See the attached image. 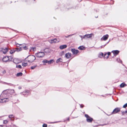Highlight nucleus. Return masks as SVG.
<instances>
[{
	"mask_svg": "<svg viewBox=\"0 0 127 127\" xmlns=\"http://www.w3.org/2000/svg\"><path fill=\"white\" fill-rule=\"evenodd\" d=\"M7 95V91H3L0 96V102L1 103L6 102L8 101L9 99V98L6 97Z\"/></svg>",
	"mask_w": 127,
	"mask_h": 127,
	"instance_id": "obj_1",
	"label": "nucleus"
},
{
	"mask_svg": "<svg viewBox=\"0 0 127 127\" xmlns=\"http://www.w3.org/2000/svg\"><path fill=\"white\" fill-rule=\"evenodd\" d=\"M35 59V56L33 55H29L28 56L26 59V61L30 63L32 62Z\"/></svg>",
	"mask_w": 127,
	"mask_h": 127,
	"instance_id": "obj_2",
	"label": "nucleus"
},
{
	"mask_svg": "<svg viewBox=\"0 0 127 127\" xmlns=\"http://www.w3.org/2000/svg\"><path fill=\"white\" fill-rule=\"evenodd\" d=\"M45 55V54L43 52H39L35 54V56L37 57L42 58Z\"/></svg>",
	"mask_w": 127,
	"mask_h": 127,
	"instance_id": "obj_3",
	"label": "nucleus"
},
{
	"mask_svg": "<svg viewBox=\"0 0 127 127\" xmlns=\"http://www.w3.org/2000/svg\"><path fill=\"white\" fill-rule=\"evenodd\" d=\"M85 116L86 118V120L88 122L91 123L93 120V119L90 117L88 115L85 114Z\"/></svg>",
	"mask_w": 127,
	"mask_h": 127,
	"instance_id": "obj_4",
	"label": "nucleus"
},
{
	"mask_svg": "<svg viewBox=\"0 0 127 127\" xmlns=\"http://www.w3.org/2000/svg\"><path fill=\"white\" fill-rule=\"evenodd\" d=\"M120 108L117 107L115 108L111 113V114H115L118 113L120 111Z\"/></svg>",
	"mask_w": 127,
	"mask_h": 127,
	"instance_id": "obj_5",
	"label": "nucleus"
},
{
	"mask_svg": "<svg viewBox=\"0 0 127 127\" xmlns=\"http://www.w3.org/2000/svg\"><path fill=\"white\" fill-rule=\"evenodd\" d=\"M93 35V34L92 33L90 34H86L83 36V38L84 39L90 38L92 37Z\"/></svg>",
	"mask_w": 127,
	"mask_h": 127,
	"instance_id": "obj_6",
	"label": "nucleus"
},
{
	"mask_svg": "<svg viewBox=\"0 0 127 127\" xmlns=\"http://www.w3.org/2000/svg\"><path fill=\"white\" fill-rule=\"evenodd\" d=\"M71 51L73 54L74 55H76L79 52L78 50H76L74 48L72 49H71Z\"/></svg>",
	"mask_w": 127,
	"mask_h": 127,
	"instance_id": "obj_7",
	"label": "nucleus"
},
{
	"mask_svg": "<svg viewBox=\"0 0 127 127\" xmlns=\"http://www.w3.org/2000/svg\"><path fill=\"white\" fill-rule=\"evenodd\" d=\"M49 42L51 43H53L58 42H59V41L57 40V39L55 38L49 40Z\"/></svg>",
	"mask_w": 127,
	"mask_h": 127,
	"instance_id": "obj_8",
	"label": "nucleus"
},
{
	"mask_svg": "<svg viewBox=\"0 0 127 127\" xmlns=\"http://www.w3.org/2000/svg\"><path fill=\"white\" fill-rule=\"evenodd\" d=\"M13 62L16 64H17L20 62V61L17 58H15L13 59Z\"/></svg>",
	"mask_w": 127,
	"mask_h": 127,
	"instance_id": "obj_9",
	"label": "nucleus"
},
{
	"mask_svg": "<svg viewBox=\"0 0 127 127\" xmlns=\"http://www.w3.org/2000/svg\"><path fill=\"white\" fill-rule=\"evenodd\" d=\"M108 36H109L108 34L104 35L101 39V40H102V39L104 40H106L108 39Z\"/></svg>",
	"mask_w": 127,
	"mask_h": 127,
	"instance_id": "obj_10",
	"label": "nucleus"
},
{
	"mask_svg": "<svg viewBox=\"0 0 127 127\" xmlns=\"http://www.w3.org/2000/svg\"><path fill=\"white\" fill-rule=\"evenodd\" d=\"M9 60V57L8 56H5L2 59V61L3 62H7Z\"/></svg>",
	"mask_w": 127,
	"mask_h": 127,
	"instance_id": "obj_11",
	"label": "nucleus"
},
{
	"mask_svg": "<svg viewBox=\"0 0 127 127\" xmlns=\"http://www.w3.org/2000/svg\"><path fill=\"white\" fill-rule=\"evenodd\" d=\"M1 50L3 53L5 54L8 51V49L7 48H2Z\"/></svg>",
	"mask_w": 127,
	"mask_h": 127,
	"instance_id": "obj_12",
	"label": "nucleus"
},
{
	"mask_svg": "<svg viewBox=\"0 0 127 127\" xmlns=\"http://www.w3.org/2000/svg\"><path fill=\"white\" fill-rule=\"evenodd\" d=\"M71 54L69 53H68L65 54V57L67 59L69 58L71 56Z\"/></svg>",
	"mask_w": 127,
	"mask_h": 127,
	"instance_id": "obj_13",
	"label": "nucleus"
},
{
	"mask_svg": "<svg viewBox=\"0 0 127 127\" xmlns=\"http://www.w3.org/2000/svg\"><path fill=\"white\" fill-rule=\"evenodd\" d=\"M112 52L113 53L114 55L115 56L117 55L119 53V51L117 50L113 51Z\"/></svg>",
	"mask_w": 127,
	"mask_h": 127,
	"instance_id": "obj_14",
	"label": "nucleus"
},
{
	"mask_svg": "<svg viewBox=\"0 0 127 127\" xmlns=\"http://www.w3.org/2000/svg\"><path fill=\"white\" fill-rule=\"evenodd\" d=\"M67 45H61L60 47V48L61 49H63L66 48L67 47Z\"/></svg>",
	"mask_w": 127,
	"mask_h": 127,
	"instance_id": "obj_15",
	"label": "nucleus"
},
{
	"mask_svg": "<svg viewBox=\"0 0 127 127\" xmlns=\"http://www.w3.org/2000/svg\"><path fill=\"white\" fill-rule=\"evenodd\" d=\"M29 92L30 91L29 90L25 91L23 92L22 94L23 95H27Z\"/></svg>",
	"mask_w": 127,
	"mask_h": 127,
	"instance_id": "obj_16",
	"label": "nucleus"
},
{
	"mask_svg": "<svg viewBox=\"0 0 127 127\" xmlns=\"http://www.w3.org/2000/svg\"><path fill=\"white\" fill-rule=\"evenodd\" d=\"M21 48H22L21 47H20V48H15V51H17V52H18L21 50H22Z\"/></svg>",
	"mask_w": 127,
	"mask_h": 127,
	"instance_id": "obj_17",
	"label": "nucleus"
},
{
	"mask_svg": "<svg viewBox=\"0 0 127 127\" xmlns=\"http://www.w3.org/2000/svg\"><path fill=\"white\" fill-rule=\"evenodd\" d=\"M126 86V84L124 83H123L121 84L120 85V87L121 88L124 87L125 86Z\"/></svg>",
	"mask_w": 127,
	"mask_h": 127,
	"instance_id": "obj_18",
	"label": "nucleus"
},
{
	"mask_svg": "<svg viewBox=\"0 0 127 127\" xmlns=\"http://www.w3.org/2000/svg\"><path fill=\"white\" fill-rule=\"evenodd\" d=\"M62 60L61 58H59L56 61V63H58L59 62H62Z\"/></svg>",
	"mask_w": 127,
	"mask_h": 127,
	"instance_id": "obj_19",
	"label": "nucleus"
},
{
	"mask_svg": "<svg viewBox=\"0 0 127 127\" xmlns=\"http://www.w3.org/2000/svg\"><path fill=\"white\" fill-rule=\"evenodd\" d=\"M54 62V60H51L49 61H48V64H51L53 63Z\"/></svg>",
	"mask_w": 127,
	"mask_h": 127,
	"instance_id": "obj_20",
	"label": "nucleus"
},
{
	"mask_svg": "<svg viewBox=\"0 0 127 127\" xmlns=\"http://www.w3.org/2000/svg\"><path fill=\"white\" fill-rule=\"evenodd\" d=\"M85 48V47H83V46H80L79 47L78 49L80 50H83Z\"/></svg>",
	"mask_w": 127,
	"mask_h": 127,
	"instance_id": "obj_21",
	"label": "nucleus"
},
{
	"mask_svg": "<svg viewBox=\"0 0 127 127\" xmlns=\"http://www.w3.org/2000/svg\"><path fill=\"white\" fill-rule=\"evenodd\" d=\"M23 74V73L22 72H19L16 75V76L17 77L21 76Z\"/></svg>",
	"mask_w": 127,
	"mask_h": 127,
	"instance_id": "obj_22",
	"label": "nucleus"
},
{
	"mask_svg": "<svg viewBox=\"0 0 127 127\" xmlns=\"http://www.w3.org/2000/svg\"><path fill=\"white\" fill-rule=\"evenodd\" d=\"M108 55H107V54L105 53L104 54V59H107L109 57Z\"/></svg>",
	"mask_w": 127,
	"mask_h": 127,
	"instance_id": "obj_23",
	"label": "nucleus"
},
{
	"mask_svg": "<svg viewBox=\"0 0 127 127\" xmlns=\"http://www.w3.org/2000/svg\"><path fill=\"white\" fill-rule=\"evenodd\" d=\"M116 61L118 62L119 63H122V61L121 60L120 58H117L116 59Z\"/></svg>",
	"mask_w": 127,
	"mask_h": 127,
	"instance_id": "obj_24",
	"label": "nucleus"
},
{
	"mask_svg": "<svg viewBox=\"0 0 127 127\" xmlns=\"http://www.w3.org/2000/svg\"><path fill=\"white\" fill-rule=\"evenodd\" d=\"M73 35L74 34H71L70 35H69L67 36H63V38H64V37H65L66 38H68L69 37L71 36L72 35Z\"/></svg>",
	"mask_w": 127,
	"mask_h": 127,
	"instance_id": "obj_25",
	"label": "nucleus"
},
{
	"mask_svg": "<svg viewBox=\"0 0 127 127\" xmlns=\"http://www.w3.org/2000/svg\"><path fill=\"white\" fill-rule=\"evenodd\" d=\"M42 63H43L44 65H45V63H48V60H44L42 61Z\"/></svg>",
	"mask_w": 127,
	"mask_h": 127,
	"instance_id": "obj_26",
	"label": "nucleus"
},
{
	"mask_svg": "<svg viewBox=\"0 0 127 127\" xmlns=\"http://www.w3.org/2000/svg\"><path fill=\"white\" fill-rule=\"evenodd\" d=\"M15 52V49H13L11 50L10 51V53L11 54H12L13 53H14Z\"/></svg>",
	"mask_w": 127,
	"mask_h": 127,
	"instance_id": "obj_27",
	"label": "nucleus"
},
{
	"mask_svg": "<svg viewBox=\"0 0 127 127\" xmlns=\"http://www.w3.org/2000/svg\"><path fill=\"white\" fill-rule=\"evenodd\" d=\"M103 56V54L101 53L99 54V57L100 58H102Z\"/></svg>",
	"mask_w": 127,
	"mask_h": 127,
	"instance_id": "obj_28",
	"label": "nucleus"
},
{
	"mask_svg": "<svg viewBox=\"0 0 127 127\" xmlns=\"http://www.w3.org/2000/svg\"><path fill=\"white\" fill-rule=\"evenodd\" d=\"M9 118L11 119L13 118H14V116L13 115H11L9 116H8Z\"/></svg>",
	"mask_w": 127,
	"mask_h": 127,
	"instance_id": "obj_29",
	"label": "nucleus"
},
{
	"mask_svg": "<svg viewBox=\"0 0 127 127\" xmlns=\"http://www.w3.org/2000/svg\"><path fill=\"white\" fill-rule=\"evenodd\" d=\"M27 65V63H22V65L24 66H26Z\"/></svg>",
	"mask_w": 127,
	"mask_h": 127,
	"instance_id": "obj_30",
	"label": "nucleus"
},
{
	"mask_svg": "<svg viewBox=\"0 0 127 127\" xmlns=\"http://www.w3.org/2000/svg\"><path fill=\"white\" fill-rule=\"evenodd\" d=\"M16 67L17 68H21L22 67L21 65H16Z\"/></svg>",
	"mask_w": 127,
	"mask_h": 127,
	"instance_id": "obj_31",
	"label": "nucleus"
},
{
	"mask_svg": "<svg viewBox=\"0 0 127 127\" xmlns=\"http://www.w3.org/2000/svg\"><path fill=\"white\" fill-rule=\"evenodd\" d=\"M127 107V103L124 104L123 106V107L124 108H126Z\"/></svg>",
	"mask_w": 127,
	"mask_h": 127,
	"instance_id": "obj_32",
	"label": "nucleus"
},
{
	"mask_svg": "<svg viewBox=\"0 0 127 127\" xmlns=\"http://www.w3.org/2000/svg\"><path fill=\"white\" fill-rule=\"evenodd\" d=\"M19 45H20L22 46L23 48V47L24 46H26V44H19Z\"/></svg>",
	"mask_w": 127,
	"mask_h": 127,
	"instance_id": "obj_33",
	"label": "nucleus"
},
{
	"mask_svg": "<svg viewBox=\"0 0 127 127\" xmlns=\"http://www.w3.org/2000/svg\"><path fill=\"white\" fill-rule=\"evenodd\" d=\"M23 49L25 50H27L28 49L27 47L26 46H25L23 47Z\"/></svg>",
	"mask_w": 127,
	"mask_h": 127,
	"instance_id": "obj_34",
	"label": "nucleus"
},
{
	"mask_svg": "<svg viewBox=\"0 0 127 127\" xmlns=\"http://www.w3.org/2000/svg\"><path fill=\"white\" fill-rule=\"evenodd\" d=\"M36 67V66H32L31 67V69H34Z\"/></svg>",
	"mask_w": 127,
	"mask_h": 127,
	"instance_id": "obj_35",
	"label": "nucleus"
},
{
	"mask_svg": "<svg viewBox=\"0 0 127 127\" xmlns=\"http://www.w3.org/2000/svg\"><path fill=\"white\" fill-rule=\"evenodd\" d=\"M7 121L6 120H4L3 121V123L4 124H6L7 123Z\"/></svg>",
	"mask_w": 127,
	"mask_h": 127,
	"instance_id": "obj_36",
	"label": "nucleus"
},
{
	"mask_svg": "<svg viewBox=\"0 0 127 127\" xmlns=\"http://www.w3.org/2000/svg\"><path fill=\"white\" fill-rule=\"evenodd\" d=\"M32 49L33 51H35L36 50V48L35 47H33L31 48Z\"/></svg>",
	"mask_w": 127,
	"mask_h": 127,
	"instance_id": "obj_37",
	"label": "nucleus"
},
{
	"mask_svg": "<svg viewBox=\"0 0 127 127\" xmlns=\"http://www.w3.org/2000/svg\"><path fill=\"white\" fill-rule=\"evenodd\" d=\"M42 126L43 127H47V125L46 124H44Z\"/></svg>",
	"mask_w": 127,
	"mask_h": 127,
	"instance_id": "obj_38",
	"label": "nucleus"
},
{
	"mask_svg": "<svg viewBox=\"0 0 127 127\" xmlns=\"http://www.w3.org/2000/svg\"><path fill=\"white\" fill-rule=\"evenodd\" d=\"M106 45V44H105L104 45L101 46H100L101 48L104 47L105 45Z\"/></svg>",
	"mask_w": 127,
	"mask_h": 127,
	"instance_id": "obj_39",
	"label": "nucleus"
},
{
	"mask_svg": "<svg viewBox=\"0 0 127 127\" xmlns=\"http://www.w3.org/2000/svg\"><path fill=\"white\" fill-rule=\"evenodd\" d=\"M20 44H18V43L16 44V46L17 47H19V45Z\"/></svg>",
	"mask_w": 127,
	"mask_h": 127,
	"instance_id": "obj_40",
	"label": "nucleus"
},
{
	"mask_svg": "<svg viewBox=\"0 0 127 127\" xmlns=\"http://www.w3.org/2000/svg\"><path fill=\"white\" fill-rule=\"evenodd\" d=\"M80 107L82 108H83V107H84V105L83 104H80Z\"/></svg>",
	"mask_w": 127,
	"mask_h": 127,
	"instance_id": "obj_41",
	"label": "nucleus"
},
{
	"mask_svg": "<svg viewBox=\"0 0 127 127\" xmlns=\"http://www.w3.org/2000/svg\"><path fill=\"white\" fill-rule=\"evenodd\" d=\"M6 72V71L5 70H4L2 72V73L3 74H5Z\"/></svg>",
	"mask_w": 127,
	"mask_h": 127,
	"instance_id": "obj_42",
	"label": "nucleus"
},
{
	"mask_svg": "<svg viewBox=\"0 0 127 127\" xmlns=\"http://www.w3.org/2000/svg\"><path fill=\"white\" fill-rule=\"evenodd\" d=\"M111 53L110 52H108V53L107 54V55H108V56H109V55H110Z\"/></svg>",
	"mask_w": 127,
	"mask_h": 127,
	"instance_id": "obj_43",
	"label": "nucleus"
},
{
	"mask_svg": "<svg viewBox=\"0 0 127 127\" xmlns=\"http://www.w3.org/2000/svg\"><path fill=\"white\" fill-rule=\"evenodd\" d=\"M11 91L12 93H14V90H11Z\"/></svg>",
	"mask_w": 127,
	"mask_h": 127,
	"instance_id": "obj_44",
	"label": "nucleus"
},
{
	"mask_svg": "<svg viewBox=\"0 0 127 127\" xmlns=\"http://www.w3.org/2000/svg\"><path fill=\"white\" fill-rule=\"evenodd\" d=\"M80 36L81 38V40H82V39H83V36H82L80 35Z\"/></svg>",
	"mask_w": 127,
	"mask_h": 127,
	"instance_id": "obj_45",
	"label": "nucleus"
},
{
	"mask_svg": "<svg viewBox=\"0 0 127 127\" xmlns=\"http://www.w3.org/2000/svg\"><path fill=\"white\" fill-rule=\"evenodd\" d=\"M6 84H7L9 85H10V86H11L12 85V84H11L8 83H7Z\"/></svg>",
	"mask_w": 127,
	"mask_h": 127,
	"instance_id": "obj_46",
	"label": "nucleus"
},
{
	"mask_svg": "<svg viewBox=\"0 0 127 127\" xmlns=\"http://www.w3.org/2000/svg\"><path fill=\"white\" fill-rule=\"evenodd\" d=\"M18 89H21V87H18Z\"/></svg>",
	"mask_w": 127,
	"mask_h": 127,
	"instance_id": "obj_47",
	"label": "nucleus"
},
{
	"mask_svg": "<svg viewBox=\"0 0 127 127\" xmlns=\"http://www.w3.org/2000/svg\"><path fill=\"white\" fill-rule=\"evenodd\" d=\"M47 50V49H44V52H46V50Z\"/></svg>",
	"mask_w": 127,
	"mask_h": 127,
	"instance_id": "obj_48",
	"label": "nucleus"
},
{
	"mask_svg": "<svg viewBox=\"0 0 127 127\" xmlns=\"http://www.w3.org/2000/svg\"><path fill=\"white\" fill-rule=\"evenodd\" d=\"M67 120H68V121L69 120V117L67 119Z\"/></svg>",
	"mask_w": 127,
	"mask_h": 127,
	"instance_id": "obj_49",
	"label": "nucleus"
},
{
	"mask_svg": "<svg viewBox=\"0 0 127 127\" xmlns=\"http://www.w3.org/2000/svg\"><path fill=\"white\" fill-rule=\"evenodd\" d=\"M125 113H127V110H126L125 111Z\"/></svg>",
	"mask_w": 127,
	"mask_h": 127,
	"instance_id": "obj_50",
	"label": "nucleus"
},
{
	"mask_svg": "<svg viewBox=\"0 0 127 127\" xmlns=\"http://www.w3.org/2000/svg\"><path fill=\"white\" fill-rule=\"evenodd\" d=\"M124 113H125L124 112H122V113L123 114H124Z\"/></svg>",
	"mask_w": 127,
	"mask_h": 127,
	"instance_id": "obj_51",
	"label": "nucleus"
},
{
	"mask_svg": "<svg viewBox=\"0 0 127 127\" xmlns=\"http://www.w3.org/2000/svg\"><path fill=\"white\" fill-rule=\"evenodd\" d=\"M109 41L108 42H107L105 44H106V45L107 44H108L109 43Z\"/></svg>",
	"mask_w": 127,
	"mask_h": 127,
	"instance_id": "obj_52",
	"label": "nucleus"
},
{
	"mask_svg": "<svg viewBox=\"0 0 127 127\" xmlns=\"http://www.w3.org/2000/svg\"><path fill=\"white\" fill-rule=\"evenodd\" d=\"M0 126H1L2 127H3V125H0Z\"/></svg>",
	"mask_w": 127,
	"mask_h": 127,
	"instance_id": "obj_53",
	"label": "nucleus"
},
{
	"mask_svg": "<svg viewBox=\"0 0 127 127\" xmlns=\"http://www.w3.org/2000/svg\"><path fill=\"white\" fill-rule=\"evenodd\" d=\"M56 122H54V123H56Z\"/></svg>",
	"mask_w": 127,
	"mask_h": 127,
	"instance_id": "obj_54",
	"label": "nucleus"
}]
</instances>
